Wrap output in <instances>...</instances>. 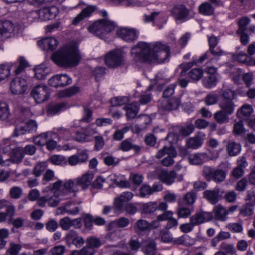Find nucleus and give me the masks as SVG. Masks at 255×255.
<instances>
[{
  "instance_id": "20e7f679",
  "label": "nucleus",
  "mask_w": 255,
  "mask_h": 255,
  "mask_svg": "<svg viewBox=\"0 0 255 255\" xmlns=\"http://www.w3.org/2000/svg\"><path fill=\"white\" fill-rule=\"evenodd\" d=\"M27 64L26 61L23 57H20L19 58L18 64L10 63L0 65V82L9 76L10 69L14 68L15 75H18L24 70Z\"/></svg>"
},
{
  "instance_id": "13d9d810",
  "label": "nucleus",
  "mask_w": 255,
  "mask_h": 255,
  "mask_svg": "<svg viewBox=\"0 0 255 255\" xmlns=\"http://www.w3.org/2000/svg\"><path fill=\"white\" fill-rule=\"evenodd\" d=\"M218 101V96L215 93H210L207 95L204 99V102L207 106L216 104Z\"/></svg>"
},
{
  "instance_id": "f257e3e1",
  "label": "nucleus",
  "mask_w": 255,
  "mask_h": 255,
  "mask_svg": "<svg viewBox=\"0 0 255 255\" xmlns=\"http://www.w3.org/2000/svg\"><path fill=\"white\" fill-rule=\"evenodd\" d=\"M130 53L136 63H162L170 56L169 46L161 42L153 43L139 42L131 49Z\"/></svg>"
},
{
  "instance_id": "9d476101",
  "label": "nucleus",
  "mask_w": 255,
  "mask_h": 255,
  "mask_svg": "<svg viewBox=\"0 0 255 255\" xmlns=\"http://www.w3.org/2000/svg\"><path fill=\"white\" fill-rule=\"evenodd\" d=\"M23 148L17 147L9 155V158L4 159L0 155V165L2 166H8L11 161L13 163H19L24 157Z\"/></svg>"
},
{
  "instance_id": "bf43d9fd",
  "label": "nucleus",
  "mask_w": 255,
  "mask_h": 255,
  "mask_svg": "<svg viewBox=\"0 0 255 255\" xmlns=\"http://www.w3.org/2000/svg\"><path fill=\"white\" fill-rule=\"evenodd\" d=\"M129 129V128L126 126L121 129L116 130L113 135V138L117 141L122 140L124 138V135Z\"/></svg>"
},
{
  "instance_id": "e433bc0d",
  "label": "nucleus",
  "mask_w": 255,
  "mask_h": 255,
  "mask_svg": "<svg viewBox=\"0 0 255 255\" xmlns=\"http://www.w3.org/2000/svg\"><path fill=\"white\" fill-rule=\"evenodd\" d=\"M128 248L129 249V253L133 255L137 252L141 247L139 239L134 236L131 238L128 244Z\"/></svg>"
},
{
  "instance_id": "0e129e2a",
  "label": "nucleus",
  "mask_w": 255,
  "mask_h": 255,
  "mask_svg": "<svg viewBox=\"0 0 255 255\" xmlns=\"http://www.w3.org/2000/svg\"><path fill=\"white\" fill-rule=\"evenodd\" d=\"M47 137L48 135L47 132L42 133L40 135L34 137L33 140L36 145L39 146H43L46 144L47 140Z\"/></svg>"
},
{
  "instance_id": "72a5a7b5",
  "label": "nucleus",
  "mask_w": 255,
  "mask_h": 255,
  "mask_svg": "<svg viewBox=\"0 0 255 255\" xmlns=\"http://www.w3.org/2000/svg\"><path fill=\"white\" fill-rule=\"evenodd\" d=\"M193 209L191 207H186L183 202L179 200L177 215L180 218H187L189 217Z\"/></svg>"
},
{
  "instance_id": "338daca9",
  "label": "nucleus",
  "mask_w": 255,
  "mask_h": 255,
  "mask_svg": "<svg viewBox=\"0 0 255 255\" xmlns=\"http://www.w3.org/2000/svg\"><path fill=\"white\" fill-rule=\"evenodd\" d=\"M22 194V189L18 186L11 187L9 190V195L11 198L14 199H19Z\"/></svg>"
},
{
  "instance_id": "412c9836",
  "label": "nucleus",
  "mask_w": 255,
  "mask_h": 255,
  "mask_svg": "<svg viewBox=\"0 0 255 255\" xmlns=\"http://www.w3.org/2000/svg\"><path fill=\"white\" fill-rule=\"evenodd\" d=\"M59 42L54 37H45L38 41L37 44L44 51H53L55 49Z\"/></svg>"
},
{
  "instance_id": "423d86ee",
  "label": "nucleus",
  "mask_w": 255,
  "mask_h": 255,
  "mask_svg": "<svg viewBox=\"0 0 255 255\" xmlns=\"http://www.w3.org/2000/svg\"><path fill=\"white\" fill-rule=\"evenodd\" d=\"M202 172L203 176L208 181L213 180L216 182H221L226 177V173L224 170L215 169L210 166H204Z\"/></svg>"
},
{
  "instance_id": "7ed1b4c3",
  "label": "nucleus",
  "mask_w": 255,
  "mask_h": 255,
  "mask_svg": "<svg viewBox=\"0 0 255 255\" xmlns=\"http://www.w3.org/2000/svg\"><path fill=\"white\" fill-rule=\"evenodd\" d=\"M116 24L106 18L95 21L88 27V30L97 37L104 38L116 27Z\"/></svg>"
},
{
  "instance_id": "bb28decb",
  "label": "nucleus",
  "mask_w": 255,
  "mask_h": 255,
  "mask_svg": "<svg viewBox=\"0 0 255 255\" xmlns=\"http://www.w3.org/2000/svg\"><path fill=\"white\" fill-rule=\"evenodd\" d=\"M95 10L96 7L93 5H89L83 8L82 11L74 18L72 23L75 25H77L81 20L90 16Z\"/></svg>"
},
{
  "instance_id": "ea45409f",
  "label": "nucleus",
  "mask_w": 255,
  "mask_h": 255,
  "mask_svg": "<svg viewBox=\"0 0 255 255\" xmlns=\"http://www.w3.org/2000/svg\"><path fill=\"white\" fill-rule=\"evenodd\" d=\"M81 201H68L65 203V213H67L71 215H75L78 214L79 211V209L77 206V204H80Z\"/></svg>"
},
{
  "instance_id": "a19ab883",
  "label": "nucleus",
  "mask_w": 255,
  "mask_h": 255,
  "mask_svg": "<svg viewBox=\"0 0 255 255\" xmlns=\"http://www.w3.org/2000/svg\"><path fill=\"white\" fill-rule=\"evenodd\" d=\"M63 77V75L62 74H56L54 75L48 80L49 85L56 88L63 87L64 82Z\"/></svg>"
},
{
  "instance_id": "6e6d98bb",
  "label": "nucleus",
  "mask_w": 255,
  "mask_h": 255,
  "mask_svg": "<svg viewBox=\"0 0 255 255\" xmlns=\"http://www.w3.org/2000/svg\"><path fill=\"white\" fill-rule=\"evenodd\" d=\"M86 244L94 249L99 248L103 244V243L100 239L94 236H91L87 238Z\"/></svg>"
},
{
  "instance_id": "37998d69",
  "label": "nucleus",
  "mask_w": 255,
  "mask_h": 255,
  "mask_svg": "<svg viewBox=\"0 0 255 255\" xmlns=\"http://www.w3.org/2000/svg\"><path fill=\"white\" fill-rule=\"evenodd\" d=\"M3 151L5 153L9 155L17 146V143L15 141L9 139H5L3 141Z\"/></svg>"
},
{
  "instance_id": "603ef678",
  "label": "nucleus",
  "mask_w": 255,
  "mask_h": 255,
  "mask_svg": "<svg viewBox=\"0 0 255 255\" xmlns=\"http://www.w3.org/2000/svg\"><path fill=\"white\" fill-rule=\"evenodd\" d=\"M142 251L146 255H154L156 253L155 243L149 242L142 248Z\"/></svg>"
},
{
  "instance_id": "680f3d73",
  "label": "nucleus",
  "mask_w": 255,
  "mask_h": 255,
  "mask_svg": "<svg viewBox=\"0 0 255 255\" xmlns=\"http://www.w3.org/2000/svg\"><path fill=\"white\" fill-rule=\"evenodd\" d=\"M9 116L8 107L5 103L0 102V119L6 120Z\"/></svg>"
},
{
  "instance_id": "7c9ffc66",
  "label": "nucleus",
  "mask_w": 255,
  "mask_h": 255,
  "mask_svg": "<svg viewBox=\"0 0 255 255\" xmlns=\"http://www.w3.org/2000/svg\"><path fill=\"white\" fill-rule=\"evenodd\" d=\"M219 193L220 190L218 188L205 190L203 193L204 197L212 204H215L219 201Z\"/></svg>"
},
{
  "instance_id": "58836bf2",
  "label": "nucleus",
  "mask_w": 255,
  "mask_h": 255,
  "mask_svg": "<svg viewBox=\"0 0 255 255\" xmlns=\"http://www.w3.org/2000/svg\"><path fill=\"white\" fill-rule=\"evenodd\" d=\"M63 181L58 180L52 184H50L44 188L42 190V193H53L54 194H58V192L62 187Z\"/></svg>"
},
{
  "instance_id": "de8ad7c7",
  "label": "nucleus",
  "mask_w": 255,
  "mask_h": 255,
  "mask_svg": "<svg viewBox=\"0 0 255 255\" xmlns=\"http://www.w3.org/2000/svg\"><path fill=\"white\" fill-rule=\"evenodd\" d=\"M82 226L81 220L80 218L71 220L69 217H65V230L71 227L74 228H80Z\"/></svg>"
},
{
  "instance_id": "5701e85b",
  "label": "nucleus",
  "mask_w": 255,
  "mask_h": 255,
  "mask_svg": "<svg viewBox=\"0 0 255 255\" xmlns=\"http://www.w3.org/2000/svg\"><path fill=\"white\" fill-rule=\"evenodd\" d=\"M14 26L9 20L0 21V40L4 39L13 32Z\"/></svg>"
},
{
  "instance_id": "f03ea898",
  "label": "nucleus",
  "mask_w": 255,
  "mask_h": 255,
  "mask_svg": "<svg viewBox=\"0 0 255 255\" xmlns=\"http://www.w3.org/2000/svg\"><path fill=\"white\" fill-rule=\"evenodd\" d=\"M82 59L78 42L75 40L68 41L65 44V68L77 66Z\"/></svg>"
},
{
  "instance_id": "9b49d317",
  "label": "nucleus",
  "mask_w": 255,
  "mask_h": 255,
  "mask_svg": "<svg viewBox=\"0 0 255 255\" xmlns=\"http://www.w3.org/2000/svg\"><path fill=\"white\" fill-rule=\"evenodd\" d=\"M158 177L161 181L168 185L172 184L176 179L178 181H181L183 179L182 174H178L174 171L168 172L166 170L159 171L158 173Z\"/></svg>"
},
{
  "instance_id": "dca6fc26",
  "label": "nucleus",
  "mask_w": 255,
  "mask_h": 255,
  "mask_svg": "<svg viewBox=\"0 0 255 255\" xmlns=\"http://www.w3.org/2000/svg\"><path fill=\"white\" fill-rule=\"evenodd\" d=\"M138 33L134 28H122L117 31L118 37L128 42L135 40L138 37Z\"/></svg>"
},
{
  "instance_id": "79ce46f5",
  "label": "nucleus",
  "mask_w": 255,
  "mask_h": 255,
  "mask_svg": "<svg viewBox=\"0 0 255 255\" xmlns=\"http://www.w3.org/2000/svg\"><path fill=\"white\" fill-rule=\"evenodd\" d=\"M199 11L203 15H211L214 14V7L211 3L205 2L199 6Z\"/></svg>"
},
{
  "instance_id": "a211bd4d",
  "label": "nucleus",
  "mask_w": 255,
  "mask_h": 255,
  "mask_svg": "<svg viewBox=\"0 0 255 255\" xmlns=\"http://www.w3.org/2000/svg\"><path fill=\"white\" fill-rule=\"evenodd\" d=\"M213 218L211 212H198L192 216L190 218V221L194 226L200 225L204 223L211 220Z\"/></svg>"
},
{
  "instance_id": "8fccbe9b",
  "label": "nucleus",
  "mask_w": 255,
  "mask_h": 255,
  "mask_svg": "<svg viewBox=\"0 0 255 255\" xmlns=\"http://www.w3.org/2000/svg\"><path fill=\"white\" fill-rule=\"evenodd\" d=\"M188 75L193 81L199 80L203 75V70L199 68H196L191 70L188 73Z\"/></svg>"
},
{
  "instance_id": "ddd939ff",
  "label": "nucleus",
  "mask_w": 255,
  "mask_h": 255,
  "mask_svg": "<svg viewBox=\"0 0 255 255\" xmlns=\"http://www.w3.org/2000/svg\"><path fill=\"white\" fill-rule=\"evenodd\" d=\"M26 80L20 77H16L10 83V89L14 95L23 94L27 90Z\"/></svg>"
},
{
  "instance_id": "aec40b11",
  "label": "nucleus",
  "mask_w": 255,
  "mask_h": 255,
  "mask_svg": "<svg viewBox=\"0 0 255 255\" xmlns=\"http://www.w3.org/2000/svg\"><path fill=\"white\" fill-rule=\"evenodd\" d=\"M205 136L206 134L204 132H198L194 136L187 139V146L191 149H197L200 147L203 144Z\"/></svg>"
},
{
  "instance_id": "4c0bfd02",
  "label": "nucleus",
  "mask_w": 255,
  "mask_h": 255,
  "mask_svg": "<svg viewBox=\"0 0 255 255\" xmlns=\"http://www.w3.org/2000/svg\"><path fill=\"white\" fill-rule=\"evenodd\" d=\"M52 60L58 66H64V48H61L54 52L51 56Z\"/></svg>"
},
{
  "instance_id": "b1692460",
  "label": "nucleus",
  "mask_w": 255,
  "mask_h": 255,
  "mask_svg": "<svg viewBox=\"0 0 255 255\" xmlns=\"http://www.w3.org/2000/svg\"><path fill=\"white\" fill-rule=\"evenodd\" d=\"M76 182L73 180H69L65 182V199H72L76 196L78 189Z\"/></svg>"
},
{
  "instance_id": "864d4df0",
  "label": "nucleus",
  "mask_w": 255,
  "mask_h": 255,
  "mask_svg": "<svg viewBox=\"0 0 255 255\" xmlns=\"http://www.w3.org/2000/svg\"><path fill=\"white\" fill-rule=\"evenodd\" d=\"M196 199V194L194 191L192 190L184 196L183 200L181 201L186 205H191L194 203Z\"/></svg>"
},
{
  "instance_id": "6ab92c4d",
  "label": "nucleus",
  "mask_w": 255,
  "mask_h": 255,
  "mask_svg": "<svg viewBox=\"0 0 255 255\" xmlns=\"http://www.w3.org/2000/svg\"><path fill=\"white\" fill-rule=\"evenodd\" d=\"M251 19L247 16H244L238 19L237 24L238 29L236 33L248 32L249 34H252L255 32V25H248L250 23Z\"/></svg>"
},
{
  "instance_id": "052dcab7",
  "label": "nucleus",
  "mask_w": 255,
  "mask_h": 255,
  "mask_svg": "<svg viewBox=\"0 0 255 255\" xmlns=\"http://www.w3.org/2000/svg\"><path fill=\"white\" fill-rule=\"evenodd\" d=\"M254 207L253 205L247 203L246 205L242 207L240 210V213L244 217L251 216L254 213Z\"/></svg>"
},
{
  "instance_id": "4468645a",
  "label": "nucleus",
  "mask_w": 255,
  "mask_h": 255,
  "mask_svg": "<svg viewBox=\"0 0 255 255\" xmlns=\"http://www.w3.org/2000/svg\"><path fill=\"white\" fill-rule=\"evenodd\" d=\"M37 128V124L34 120H29L26 122L23 125L15 128L14 135L17 136L21 134L27 133H33L36 131Z\"/></svg>"
},
{
  "instance_id": "5fc2aeb1",
  "label": "nucleus",
  "mask_w": 255,
  "mask_h": 255,
  "mask_svg": "<svg viewBox=\"0 0 255 255\" xmlns=\"http://www.w3.org/2000/svg\"><path fill=\"white\" fill-rule=\"evenodd\" d=\"M194 129V125L192 123H187L185 126L180 128L179 133L183 136H187L191 134Z\"/></svg>"
},
{
  "instance_id": "69168bd1",
  "label": "nucleus",
  "mask_w": 255,
  "mask_h": 255,
  "mask_svg": "<svg viewBox=\"0 0 255 255\" xmlns=\"http://www.w3.org/2000/svg\"><path fill=\"white\" fill-rule=\"evenodd\" d=\"M227 228L234 233H241L243 231L242 223H230L227 226Z\"/></svg>"
},
{
  "instance_id": "2eb2a0df",
  "label": "nucleus",
  "mask_w": 255,
  "mask_h": 255,
  "mask_svg": "<svg viewBox=\"0 0 255 255\" xmlns=\"http://www.w3.org/2000/svg\"><path fill=\"white\" fill-rule=\"evenodd\" d=\"M171 14L176 20L184 22L188 19L189 10L184 5L177 4L174 6Z\"/></svg>"
},
{
  "instance_id": "f3484780",
  "label": "nucleus",
  "mask_w": 255,
  "mask_h": 255,
  "mask_svg": "<svg viewBox=\"0 0 255 255\" xmlns=\"http://www.w3.org/2000/svg\"><path fill=\"white\" fill-rule=\"evenodd\" d=\"M181 104V101L178 98H173L170 99H164L159 102V109L163 111H171L177 110Z\"/></svg>"
},
{
  "instance_id": "cd10ccee",
  "label": "nucleus",
  "mask_w": 255,
  "mask_h": 255,
  "mask_svg": "<svg viewBox=\"0 0 255 255\" xmlns=\"http://www.w3.org/2000/svg\"><path fill=\"white\" fill-rule=\"evenodd\" d=\"M119 149L123 151H128L130 150H133L135 152L138 153L141 149L139 145L133 144L129 138L122 141L119 145Z\"/></svg>"
},
{
  "instance_id": "c9c22d12",
  "label": "nucleus",
  "mask_w": 255,
  "mask_h": 255,
  "mask_svg": "<svg viewBox=\"0 0 255 255\" xmlns=\"http://www.w3.org/2000/svg\"><path fill=\"white\" fill-rule=\"evenodd\" d=\"M221 110L231 115L235 111V104L232 100H221L219 103Z\"/></svg>"
},
{
  "instance_id": "2f4dec72",
  "label": "nucleus",
  "mask_w": 255,
  "mask_h": 255,
  "mask_svg": "<svg viewBox=\"0 0 255 255\" xmlns=\"http://www.w3.org/2000/svg\"><path fill=\"white\" fill-rule=\"evenodd\" d=\"M241 145L234 141H229L226 145V150L229 155L235 156L238 155L241 152Z\"/></svg>"
},
{
  "instance_id": "4be33fe9",
  "label": "nucleus",
  "mask_w": 255,
  "mask_h": 255,
  "mask_svg": "<svg viewBox=\"0 0 255 255\" xmlns=\"http://www.w3.org/2000/svg\"><path fill=\"white\" fill-rule=\"evenodd\" d=\"M65 240L68 246H70L71 245H74L76 248L81 247L84 243V239L82 237L79 236L74 231H70L66 235Z\"/></svg>"
},
{
  "instance_id": "39448f33",
  "label": "nucleus",
  "mask_w": 255,
  "mask_h": 255,
  "mask_svg": "<svg viewBox=\"0 0 255 255\" xmlns=\"http://www.w3.org/2000/svg\"><path fill=\"white\" fill-rule=\"evenodd\" d=\"M165 155L167 156L162 160L161 163L164 166H172L174 162L173 158L177 156L174 147L172 145L164 146L158 151L155 157L157 159H160Z\"/></svg>"
},
{
  "instance_id": "c756f323",
  "label": "nucleus",
  "mask_w": 255,
  "mask_h": 255,
  "mask_svg": "<svg viewBox=\"0 0 255 255\" xmlns=\"http://www.w3.org/2000/svg\"><path fill=\"white\" fill-rule=\"evenodd\" d=\"M94 175L92 173L87 172L76 179L77 184L85 189L91 184Z\"/></svg>"
},
{
  "instance_id": "3c124183",
  "label": "nucleus",
  "mask_w": 255,
  "mask_h": 255,
  "mask_svg": "<svg viewBox=\"0 0 255 255\" xmlns=\"http://www.w3.org/2000/svg\"><path fill=\"white\" fill-rule=\"evenodd\" d=\"M157 203L155 202H150L142 205V210L145 214H151L157 210Z\"/></svg>"
},
{
  "instance_id": "4d7b16f0",
  "label": "nucleus",
  "mask_w": 255,
  "mask_h": 255,
  "mask_svg": "<svg viewBox=\"0 0 255 255\" xmlns=\"http://www.w3.org/2000/svg\"><path fill=\"white\" fill-rule=\"evenodd\" d=\"M46 167L47 165L45 162L38 163L34 167L32 173L35 177H39L45 170Z\"/></svg>"
},
{
  "instance_id": "49530a36",
  "label": "nucleus",
  "mask_w": 255,
  "mask_h": 255,
  "mask_svg": "<svg viewBox=\"0 0 255 255\" xmlns=\"http://www.w3.org/2000/svg\"><path fill=\"white\" fill-rule=\"evenodd\" d=\"M64 107V103L50 104L47 107V113L49 116H53L62 111Z\"/></svg>"
},
{
  "instance_id": "a18cd8bd",
  "label": "nucleus",
  "mask_w": 255,
  "mask_h": 255,
  "mask_svg": "<svg viewBox=\"0 0 255 255\" xmlns=\"http://www.w3.org/2000/svg\"><path fill=\"white\" fill-rule=\"evenodd\" d=\"M220 95L222 97L221 100H232L236 99L237 96L235 91L230 89L226 88L222 89L220 92Z\"/></svg>"
},
{
  "instance_id": "0eeeda50",
  "label": "nucleus",
  "mask_w": 255,
  "mask_h": 255,
  "mask_svg": "<svg viewBox=\"0 0 255 255\" xmlns=\"http://www.w3.org/2000/svg\"><path fill=\"white\" fill-rule=\"evenodd\" d=\"M225 54V51L220 47L209 48L204 54L201 55L199 58H194L191 62L188 64L189 67L192 66L194 64L198 65L202 63L206 59L210 58L211 55L214 56V58H210V61L214 59L218 60L219 58Z\"/></svg>"
},
{
  "instance_id": "f8f14e48",
  "label": "nucleus",
  "mask_w": 255,
  "mask_h": 255,
  "mask_svg": "<svg viewBox=\"0 0 255 255\" xmlns=\"http://www.w3.org/2000/svg\"><path fill=\"white\" fill-rule=\"evenodd\" d=\"M216 156L209 155L205 152L197 153L190 155L188 157L189 162L193 165H200L209 160L216 159L219 156V151L216 153Z\"/></svg>"
},
{
  "instance_id": "a878e982",
  "label": "nucleus",
  "mask_w": 255,
  "mask_h": 255,
  "mask_svg": "<svg viewBox=\"0 0 255 255\" xmlns=\"http://www.w3.org/2000/svg\"><path fill=\"white\" fill-rule=\"evenodd\" d=\"M51 71V68L46 64H41L34 68L35 77L38 80L44 79Z\"/></svg>"
},
{
  "instance_id": "774afa93",
  "label": "nucleus",
  "mask_w": 255,
  "mask_h": 255,
  "mask_svg": "<svg viewBox=\"0 0 255 255\" xmlns=\"http://www.w3.org/2000/svg\"><path fill=\"white\" fill-rule=\"evenodd\" d=\"M135 227L139 231L144 232L149 229L150 223L146 220L140 219L136 222Z\"/></svg>"
},
{
  "instance_id": "1a4fd4ad",
  "label": "nucleus",
  "mask_w": 255,
  "mask_h": 255,
  "mask_svg": "<svg viewBox=\"0 0 255 255\" xmlns=\"http://www.w3.org/2000/svg\"><path fill=\"white\" fill-rule=\"evenodd\" d=\"M124 61L123 52L120 50L109 52L105 56L106 64L111 68H117L122 64Z\"/></svg>"
},
{
  "instance_id": "c85d7f7f",
  "label": "nucleus",
  "mask_w": 255,
  "mask_h": 255,
  "mask_svg": "<svg viewBox=\"0 0 255 255\" xmlns=\"http://www.w3.org/2000/svg\"><path fill=\"white\" fill-rule=\"evenodd\" d=\"M253 112V109L251 105L245 104L238 109L237 116L242 120H247L249 119Z\"/></svg>"
},
{
  "instance_id": "393cba45",
  "label": "nucleus",
  "mask_w": 255,
  "mask_h": 255,
  "mask_svg": "<svg viewBox=\"0 0 255 255\" xmlns=\"http://www.w3.org/2000/svg\"><path fill=\"white\" fill-rule=\"evenodd\" d=\"M133 194L131 192H124L120 196L115 198L114 205L118 211H122L124 207V203L130 201L133 197Z\"/></svg>"
},
{
  "instance_id": "473e14b6",
  "label": "nucleus",
  "mask_w": 255,
  "mask_h": 255,
  "mask_svg": "<svg viewBox=\"0 0 255 255\" xmlns=\"http://www.w3.org/2000/svg\"><path fill=\"white\" fill-rule=\"evenodd\" d=\"M124 110L126 111V116L128 119H132L135 117L139 110L138 103H132L124 107Z\"/></svg>"
},
{
  "instance_id": "6e6552de",
  "label": "nucleus",
  "mask_w": 255,
  "mask_h": 255,
  "mask_svg": "<svg viewBox=\"0 0 255 255\" xmlns=\"http://www.w3.org/2000/svg\"><path fill=\"white\" fill-rule=\"evenodd\" d=\"M30 95L36 103H42L49 98L50 92L47 86L41 85L34 87L31 91Z\"/></svg>"
},
{
  "instance_id": "09e8293b",
  "label": "nucleus",
  "mask_w": 255,
  "mask_h": 255,
  "mask_svg": "<svg viewBox=\"0 0 255 255\" xmlns=\"http://www.w3.org/2000/svg\"><path fill=\"white\" fill-rule=\"evenodd\" d=\"M220 249L226 254V255H233L236 253V250L234 245L226 242L221 243Z\"/></svg>"
},
{
  "instance_id": "c03bdc74",
  "label": "nucleus",
  "mask_w": 255,
  "mask_h": 255,
  "mask_svg": "<svg viewBox=\"0 0 255 255\" xmlns=\"http://www.w3.org/2000/svg\"><path fill=\"white\" fill-rule=\"evenodd\" d=\"M230 116L231 115L220 109L215 113L214 118L218 123L222 124L229 122Z\"/></svg>"
},
{
  "instance_id": "e2e57ef3",
  "label": "nucleus",
  "mask_w": 255,
  "mask_h": 255,
  "mask_svg": "<svg viewBox=\"0 0 255 255\" xmlns=\"http://www.w3.org/2000/svg\"><path fill=\"white\" fill-rule=\"evenodd\" d=\"M61 199L59 198L58 194L48 193V204L51 207H56L58 205Z\"/></svg>"
},
{
  "instance_id": "f704fd0d",
  "label": "nucleus",
  "mask_w": 255,
  "mask_h": 255,
  "mask_svg": "<svg viewBox=\"0 0 255 255\" xmlns=\"http://www.w3.org/2000/svg\"><path fill=\"white\" fill-rule=\"evenodd\" d=\"M213 213L216 220L225 221L227 219V216L229 212L221 205H218L214 208Z\"/></svg>"
}]
</instances>
